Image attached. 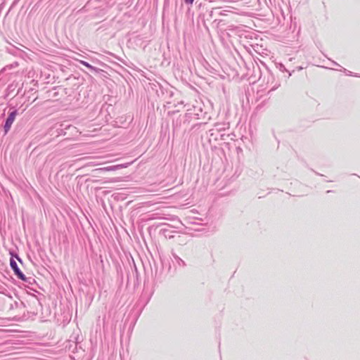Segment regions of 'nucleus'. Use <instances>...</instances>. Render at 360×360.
Wrapping results in <instances>:
<instances>
[{
  "label": "nucleus",
  "mask_w": 360,
  "mask_h": 360,
  "mask_svg": "<svg viewBox=\"0 0 360 360\" xmlns=\"http://www.w3.org/2000/svg\"><path fill=\"white\" fill-rule=\"evenodd\" d=\"M172 259L175 268H184L186 266V262L180 258L175 252L172 251Z\"/></svg>",
  "instance_id": "obj_7"
},
{
  "label": "nucleus",
  "mask_w": 360,
  "mask_h": 360,
  "mask_svg": "<svg viewBox=\"0 0 360 360\" xmlns=\"http://www.w3.org/2000/svg\"><path fill=\"white\" fill-rule=\"evenodd\" d=\"M280 82L274 78V75L269 71L268 72V77H267V82H266V87L269 88V91H274L278 86H280Z\"/></svg>",
  "instance_id": "obj_5"
},
{
  "label": "nucleus",
  "mask_w": 360,
  "mask_h": 360,
  "mask_svg": "<svg viewBox=\"0 0 360 360\" xmlns=\"http://www.w3.org/2000/svg\"><path fill=\"white\" fill-rule=\"evenodd\" d=\"M80 63L85 66L86 68H87L89 70H90L91 71H94L96 72H99L101 71V69L99 68H97L96 67H94L93 65H91L90 63H89L88 62L86 61H84V60H81L80 61Z\"/></svg>",
  "instance_id": "obj_11"
},
{
  "label": "nucleus",
  "mask_w": 360,
  "mask_h": 360,
  "mask_svg": "<svg viewBox=\"0 0 360 360\" xmlns=\"http://www.w3.org/2000/svg\"><path fill=\"white\" fill-rule=\"evenodd\" d=\"M342 70H343V71H344V72H347V74L348 75H350V76L353 75L352 72H350V71H347L345 68H342Z\"/></svg>",
  "instance_id": "obj_18"
},
{
  "label": "nucleus",
  "mask_w": 360,
  "mask_h": 360,
  "mask_svg": "<svg viewBox=\"0 0 360 360\" xmlns=\"http://www.w3.org/2000/svg\"><path fill=\"white\" fill-rule=\"evenodd\" d=\"M11 297H8V302H11Z\"/></svg>",
  "instance_id": "obj_22"
},
{
  "label": "nucleus",
  "mask_w": 360,
  "mask_h": 360,
  "mask_svg": "<svg viewBox=\"0 0 360 360\" xmlns=\"http://www.w3.org/2000/svg\"><path fill=\"white\" fill-rule=\"evenodd\" d=\"M333 63H334V65H337V66L340 67V65L339 64H338L337 63H335V62H334V61H333Z\"/></svg>",
  "instance_id": "obj_21"
},
{
  "label": "nucleus",
  "mask_w": 360,
  "mask_h": 360,
  "mask_svg": "<svg viewBox=\"0 0 360 360\" xmlns=\"http://www.w3.org/2000/svg\"><path fill=\"white\" fill-rule=\"evenodd\" d=\"M206 112L203 111L202 104L196 101V104L193 105L192 107L188 105L185 117L188 119H201L204 118Z\"/></svg>",
  "instance_id": "obj_2"
},
{
  "label": "nucleus",
  "mask_w": 360,
  "mask_h": 360,
  "mask_svg": "<svg viewBox=\"0 0 360 360\" xmlns=\"http://www.w3.org/2000/svg\"><path fill=\"white\" fill-rule=\"evenodd\" d=\"M8 106L9 108V111L6 118L5 119L4 124H3L4 135H6L11 130V126L13 124L16 116L18 115V110L20 108V107L18 108L16 105H13L11 103H9Z\"/></svg>",
  "instance_id": "obj_1"
},
{
  "label": "nucleus",
  "mask_w": 360,
  "mask_h": 360,
  "mask_svg": "<svg viewBox=\"0 0 360 360\" xmlns=\"http://www.w3.org/2000/svg\"><path fill=\"white\" fill-rule=\"evenodd\" d=\"M213 12H214L213 11H211L210 12L209 15H210V18H212V17Z\"/></svg>",
  "instance_id": "obj_19"
},
{
  "label": "nucleus",
  "mask_w": 360,
  "mask_h": 360,
  "mask_svg": "<svg viewBox=\"0 0 360 360\" xmlns=\"http://www.w3.org/2000/svg\"><path fill=\"white\" fill-rule=\"evenodd\" d=\"M23 281L27 283L28 284H32V282H34V279L32 277H26V280Z\"/></svg>",
  "instance_id": "obj_15"
},
{
  "label": "nucleus",
  "mask_w": 360,
  "mask_h": 360,
  "mask_svg": "<svg viewBox=\"0 0 360 360\" xmlns=\"http://www.w3.org/2000/svg\"><path fill=\"white\" fill-rule=\"evenodd\" d=\"M17 87V84H11L8 86L6 90V94L4 96V98H7L10 94Z\"/></svg>",
  "instance_id": "obj_12"
},
{
  "label": "nucleus",
  "mask_w": 360,
  "mask_h": 360,
  "mask_svg": "<svg viewBox=\"0 0 360 360\" xmlns=\"http://www.w3.org/2000/svg\"><path fill=\"white\" fill-rule=\"evenodd\" d=\"M115 165L108 166L103 168H101L100 169L104 170V171H115L117 170Z\"/></svg>",
  "instance_id": "obj_14"
},
{
  "label": "nucleus",
  "mask_w": 360,
  "mask_h": 360,
  "mask_svg": "<svg viewBox=\"0 0 360 360\" xmlns=\"http://www.w3.org/2000/svg\"><path fill=\"white\" fill-rule=\"evenodd\" d=\"M9 304H10V307H9L10 309H25L27 307L26 304L22 301H20V302L15 301L13 303H10Z\"/></svg>",
  "instance_id": "obj_8"
},
{
  "label": "nucleus",
  "mask_w": 360,
  "mask_h": 360,
  "mask_svg": "<svg viewBox=\"0 0 360 360\" xmlns=\"http://www.w3.org/2000/svg\"><path fill=\"white\" fill-rule=\"evenodd\" d=\"M229 123H216L214 125V127L210 130V136H214L215 139H217L218 134H219L220 139L221 140H226L225 136L226 134L225 133H222L226 129H229ZM229 134H227V136Z\"/></svg>",
  "instance_id": "obj_3"
},
{
  "label": "nucleus",
  "mask_w": 360,
  "mask_h": 360,
  "mask_svg": "<svg viewBox=\"0 0 360 360\" xmlns=\"http://www.w3.org/2000/svg\"><path fill=\"white\" fill-rule=\"evenodd\" d=\"M276 68L278 69L281 72H288V78H289L291 76V73L287 70V69L285 68V65L283 63H276Z\"/></svg>",
  "instance_id": "obj_13"
},
{
  "label": "nucleus",
  "mask_w": 360,
  "mask_h": 360,
  "mask_svg": "<svg viewBox=\"0 0 360 360\" xmlns=\"http://www.w3.org/2000/svg\"><path fill=\"white\" fill-rule=\"evenodd\" d=\"M72 128L71 124H60V127L56 129L57 136L65 135L66 132L65 130Z\"/></svg>",
  "instance_id": "obj_9"
},
{
  "label": "nucleus",
  "mask_w": 360,
  "mask_h": 360,
  "mask_svg": "<svg viewBox=\"0 0 360 360\" xmlns=\"http://www.w3.org/2000/svg\"><path fill=\"white\" fill-rule=\"evenodd\" d=\"M21 91V88H19L17 92V94H20Z\"/></svg>",
  "instance_id": "obj_20"
},
{
  "label": "nucleus",
  "mask_w": 360,
  "mask_h": 360,
  "mask_svg": "<svg viewBox=\"0 0 360 360\" xmlns=\"http://www.w3.org/2000/svg\"><path fill=\"white\" fill-rule=\"evenodd\" d=\"M129 164H121V165H116L115 167L117 169H122V168H125L128 166Z\"/></svg>",
  "instance_id": "obj_16"
},
{
  "label": "nucleus",
  "mask_w": 360,
  "mask_h": 360,
  "mask_svg": "<svg viewBox=\"0 0 360 360\" xmlns=\"http://www.w3.org/2000/svg\"><path fill=\"white\" fill-rule=\"evenodd\" d=\"M184 1L186 5H192L194 0H184Z\"/></svg>",
  "instance_id": "obj_17"
},
{
  "label": "nucleus",
  "mask_w": 360,
  "mask_h": 360,
  "mask_svg": "<svg viewBox=\"0 0 360 360\" xmlns=\"http://www.w3.org/2000/svg\"><path fill=\"white\" fill-rule=\"evenodd\" d=\"M14 255H11V258L10 260V266L11 269L13 271L15 276L21 281H25L26 280V276L22 272V271L18 267L16 262L13 259ZM15 257L20 262V263L22 262V259L18 256V255L15 254Z\"/></svg>",
  "instance_id": "obj_4"
},
{
  "label": "nucleus",
  "mask_w": 360,
  "mask_h": 360,
  "mask_svg": "<svg viewBox=\"0 0 360 360\" xmlns=\"http://www.w3.org/2000/svg\"><path fill=\"white\" fill-rule=\"evenodd\" d=\"M162 227L160 229V234L163 236L165 238L171 239L174 238L172 235L173 231L171 230L172 228V226L167 224H162L161 225Z\"/></svg>",
  "instance_id": "obj_6"
},
{
  "label": "nucleus",
  "mask_w": 360,
  "mask_h": 360,
  "mask_svg": "<svg viewBox=\"0 0 360 360\" xmlns=\"http://www.w3.org/2000/svg\"><path fill=\"white\" fill-rule=\"evenodd\" d=\"M28 304H32L36 309L38 310V307H41V303L36 296H32L30 301L27 302Z\"/></svg>",
  "instance_id": "obj_10"
}]
</instances>
